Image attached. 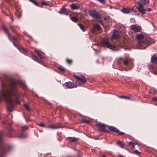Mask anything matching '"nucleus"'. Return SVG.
<instances>
[{"instance_id":"2","label":"nucleus","mask_w":157,"mask_h":157,"mask_svg":"<svg viewBox=\"0 0 157 157\" xmlns=\"http://www.w3.org/2000/svg\"><path fill=\"white\" fill-rule=\"evenodd\" d=\"M144 36L141 33L136 36V38L138 40L136 48L144 49L150 44L153 43L152 40L150 38L144 39Z\"/></svg>"},{"instance_id":"29","label":"nucleus","mask_w":157,"mask_h":157,"mask_svg":"<svg viewBox=\"0 0 157 157\" xmlns=\"http://www.w3.org/2000/svg\"><path fill=\"white\" fill-rule=\"evenodd\" d=\"M78 25L81 29L83 31H84L85 27L84 25L80 24H79Z\"/></svg>"},{"instance_id":"39","label":"nucleus","mask_w":157,"mask_h":157,"mask_svg":"<svg viewBox=\"0 0 157 157\" xmlns=\"http://www.w3.org/2000/svg\"><path fill=\"white\" fill-rule=\"evenodd\" d=\"M6 152H4L0 154V157H3Z\"/></svg>"},{"instance_id":"37","label":"nucleus","mask_w":157,"mask_h":157,"mask_svg":"<svg viewBox=\"0 0 157 157\" xmlns=\"http://www.w3.org/2000/svg\"><path fill=\"white\" fill-rule=\"evenodd\" d=\"M39 126L43 127H45V125L44 123H40V124H39Z\"/></svg>"},{"instance_id":"9","label":"nucleus","mask_w":157,"mask_h":157,"mask_svg":"<svg viewBox=\"0 0 157 157\" xmlns=\"http://www.w3.org/2000/svg\"><path fill=\"white\" fill-rule=\"evenodd\" d=\"M90 15L92 17L95 18H99L101 16L100 14L95 11H93L90 13Z\"/></svg>"},{"instance_id":"16","label":"nucleus","mask_w":157,"mask_h":157,"mask_svg":"<svg viewBox=\"0 0 157 157\" xmlns=\"http://www.w3.org/2000/svg\"><path fill=\"white\" fill-rule=\"evenodd\" d=\"M60 127L58 125L54 124L52 125H49L48 126V128L49 129H57Z\"/></svg>"},{"instance_id":"48","label":"nucleus","mask_w":157,"mask_h":157,"mask_svg":"<svg viewBox=\"0 0 157 157\" xmlns=\"http://www.w3.org/2000/svg\"><path fill=\"white\" fill-rule=\"evenodd\" d=\"M2 138L1 135H0V141H2Z\"/></svg>"},{"instance_id":"54","label":"nucleus","mask_w":157,"mask_h":157,"mask_svg":"<svg viewBox=\"0 0 157 157\" xmlns=\"http://www.w3.org/2000/svg\"><path fill=\"white\" fill-rule=\"evenodd\" d=\"M21 137L23 138V137H23V136H21Z\"/></svg>"},{"instance_id":"26","label":"nucleus","mask_w":157,"mask_h":157,"mask_svg":"<svg viewBox=\"0 0 157 157\" xmlns=\"http://www.w3.org/2000/svg\"><path fill=\"white\" fill-rule=\"evenodd\" d=\"M118 97L121 98H124L127 100H129L130 99V98L127 96H119Z\"/></svg>"},{"instance_id":"42","label":"nucleus","mask_w":157,"mask_h":157,"mask_svg":"<svg viewBox=\"0 0 157 157\" xmlns=\"http://www.w3.org/2000/svg\"><path fill=\"white\" fill-rule=\"evenodd\" d=\"M145 9V13L147 11H151V9L150 8H148L147 9Z\"/></svg>"},{"instance_id":"41","label":"nucleus","mask_w":157,"mask_h":157,"mask_svg":"<svg viewBox=\"0 0 157 157\" xmlns=\"http://www.w3.org/2000/svg\"><path fill=\"white\" fill-rule=\"evenodd\" d=\"M118 133H119V135H123L124 134V132H120L119 130V132H118Z\"/></svg>"},{"instance_id":"5","label":"nucleus","mask_w":157,"mask_h":157,"mask_svg":"<svg viewBox=\"0 0 157 157\" xmlns=\"http://www.w3.org/2000/svg\"><path fill=\"white\" fill-rule=\"evenodd\" d=\"M131 9V11L133 12H140L143 14L145 13V10L142 6H137L135 5Z\"/></svg>"},{"instance_id":"22","label":"nucleus","mask_w":157,"mask_h":157,"mask_svg":"<svg viewBox=\"0 0 157 157\" xmlns=\"http://www.w3.org/2000/svg\"><path fill=\"white\" fill-rule=\"evenodd\" d=\"M68 138L69 140V141L71 142H76L78 139L75 137H68Z\"/></svg>"},{"instance_id":"53","label":"nucleus","mask_w":157,"mask_h":157,"mask_svg":"<svg viewBox=\"0 0 157 157\" xmlns=\"http://www.w3.org/2000/svg\"><path fill=\"white\" fill-rule=\"evenodd\" d=\"M13 131V130L12 129H11L10 130V132H12Z\"/></svg>"},{"instance_id":"13","label":"nucleus","mask_w":157,"mask_h":157,"mask_svg":"<svg viewBox=\"0 0 157 157\" xmlns=\"http://www.w3.org/2000/svg\"><path fill=\"white\" fill-rule=\"evenodd\" d=\"M149 2V0H138V3L140 4V6L146 5Z\"/></svg>"},{"instance_id":"47","label":"nucleus","mask_w":157,"mask_h":157,"mask_svg":"<svg viewBox=\"0 0 157 157\" xmlns=\"http://www.w3.org/2000/svg\"><path fill=\"white\" fill-rule=\"evenodd\" d=\"M34 52L36 53L37 54L39 53V52L38 51V50H34Z\"/></svg>"},{"instance_id":"19","label":"nucleus","mask_w":157,"mask_h":157,"mask_svg":"<svg viewBox=\"0 0 157 157\" xmlns=\"http://www.w3.org/2000/svg\"><path fill=\"white\" fill-rule=\"evenodd\" d=\"M32 57L33 59L35 60L36 62L38 63H41L40 60L38 59V58L36 56H35L34 55L32 54Z\"/></svg>"},{"instance_id":"21","label":"nucleus","mask_w":157,"mask_h":157,"mask_svg":"<svg viewBox=\"0 0 157 157\" xmlns=\"http://www.w3.org/2000/svg\"><path fill=\"white\" fill-rule=\"evenodd\" d=\"M18 48L19 50L20 51V52L22 53L26 54V53H27V51L24 48L19 47V46H18Z\"/></svg>"},{"instance_id":"50","label":"nucleus","mask_w":157,"mask_h":157,"mask_svg":"<svg viewBox=\"0 0 157 157\" xmlns=\"http://www.w3.org/2000/svg\"><path fill=\"white\" fill-rule=\"evenodd\" d=\"M102 157H106V156L104 155H102Z\"/></svg>"},{"instance_id":"24","label":"nucleus","mask_w":157,"mask_h":157,"mask_svg":"<svg viewBox=\"0 0 157 157\" xmlns=\"http://www.w3.org/2000/svg\"><path fill=\"white\" fill-rule=\"evenodd\" d=\"M30 1L33 3L35 5L39 6V4L36 2L35 0H30Z\"/></svg>"},{"instance_id":"45","label":"nucleus","mask_w":157,"mask_h":157,"mask_svg":"<svg viewBox=\"0 0 157 157\" xmlns=\"http://www.w3.org/2000/svg\"><path fill=\"white\" fill-rule=\"evenodd\" d=\"M152 100L154 101H157V98H152Z\"/></svg>"},{"instance_id":"23","label":"nucleus","mask_w":157,"mask_h":157,"mask_svg":"<svg viewBox=\"0 0 157 157\" xmlns=\"http://www.w3.org/2000/svg\"><path fill=\"white\" fill-rule=\"evenodd\" d=\"M3 28L4 31L8 35V37H10V34L8 32V29L5 26H3Z\"/></svg>"},{"instance_id":"14","label":"nucleus","mask_w":157,"mask_h":157,"mask_svg":"<svg viewBox=\"0 0 157 157\" xmlns=\"http://www.w3.org/2000/svg\"><path fill=\"white\" fill-rule=\"evenodd\" d=\"M107 127H108V128L111 131L114 132L116 133L119 132V130L117 129V128H115L114 126H107Z\"/></svg>"},{"instance_id":"44","label":"nucleus","mask_w":157,"mask_h":157,"mask_svg":"<svg viewBox=\"0 0 157 157\" xmlns=\"http://www.w3.org/2000/svg\"><path fill=\"white\" fill-rule=\"evenodd\" d=\"M118 157H124V156L121 154H119L118 156Z\"/></svg>"},{"instance_id":"15","label":"nucleus","mask_w":157,"mask_h":157,"mask_svg":"<svg viewBox=\"0 0 157 157\" xmlns=\"http://www.w3.org/2000/svg\"><path fill=\"white\" fill-rule=\"evenodd\" d=\"M12 42L14 44V45L17 47V48H18V45L17 44V43L18 42V39L17 38H15L14 37H13L12 38Z\"/></svg>"},{"instance_id":"36","label":"nucleus","mask_w":157,"mask_h":157,"mask_svg":"<svg viewBox=\"0 0 157 157\" xmlns=\"http://www.w3.org/2000/svg\"><path fill=\"white\" fill-rule=\"evenodd\" d=\"M38 56L40 58H44V56L40 54L39 53L38 54Z\"/></svg>"},{"instance_id":"51","label":"nucleus","mask_w":157,"mask_h":157,"mask_svg":"<svg viewBox=\"0 0 157 157\" xmlns=\"http://www.w3.org/2000/svg\"><path fill=\"white\" fill-rule=\"evenodd\" d=\"M122 58H120L119 59V60H121L122 59Z\"/></svg>"},{"instance_id":"30","label":"nucleus","mask_w":157,"mask_h":157,"mask_svg":"<svg viewBox=\"0 0 157 157\" xmlns=\"http://www.w3.org/2000/svg\"><path fill=\"white\" fill-rule=\"evenodd\" d=\"M58 68L63 72H64L65 71V69L63 67L60 66H59Z\"/></svg>"},{"instance_id":"40","label":"nucleus","mask_w":157,"mask_h":157,"mask_svg":"<svg viewBox=\"0 0 157 157\" xmlns=\"http://www.w3.org/2000/svg\"><path fill=\"white\" fill-rule=\"evenodd\" d=\"M41 4L42 5H47V3L45 2H42L41 3Z\"/></svg>"},{"instance_id":"33","label":"nucleus","mask_w":157,"mask_h":157,"mask_svg":"<svg viewBox=\"0 0 157 157\" xmlns=\"http://www.w3.org/2000/svg\"><path fill=\"white\" fill-rule=\"evenodd\" d=\"M27 129H28V127H27V126H26L25 125L23 126L21 128V129L23 131L26 130Z\"/></svg>"},{"instance_id":"31","label":"nucleus","mask_w":157,"mask_h":157,"mask_svg":"<svg viewBox=\"0 0 157 157\" xmlns=\"http://www.w3.org/2000/svg\"><path fill=\"white\" fill-rule=\"evenodd\" d=\"M23 105L25 108L28 110H29L30 109V107L27 104H24Z\"/></svg>"},{"instance_id":"52","label":"nucleus","mask_w":157,"mask_h":157,"mask_svg":"<svg viewBox=\"0 0 157 157\" xmlns=\"http://www.w3.org/2000/svg\"><path fill=\"white\" fill-rule=\"evenodd\" d=\"M21 15H20V14H19V17H21Z\"/></svg>"},{"instance_id":"55","label":"nucleus","mask_w":157,"mask_h":157,"mask_svg":"<svg viewBox=\"0 0 157 157\" xmlns=\"http://www.w3.org/2000/svg\"><path fill=\"white\" fill-rule=\"evenodd\" d=\"M12 21H13V19H12Z\"/></svg>"},{"instance_id":"49","label":"nucleus","mask_w":157,"mask_h":157,"mask_svg":"<svg viewBox=\"0 0 157 157\" xmlns=\"http://www.w3.org/2000/svg\"><path fill=\"white\" fill-rule=\"evenodd\" d=\"M99 22L101 24H103V22L102 21H101V20H98Z\"/></svg>"},{"instance_id":"28","label":"nucleus","mask_w":157,"mask_h":157,"mask_svg":"<svg viewBox=\"0 0 157 157\" xmlns=\"http://www.w3.org/2000/svg\"><path fill=\"white\" fill-rule=\"evenodd\" d=\"M129 144L132 148H135V144L133 142L131 141V142H129Z\"/></svg>"},{"instance_id":"34","label":"nucleus","mask_w":157,"mask_h":157,"mask_svg":"<svg viewBox=\"0 0 157 157\" xmlns=\"http://www.w3.org/2000/svg\"><path fill=\"white\" fill-rule=\"evenodd\" d=\"M10 28L12 31L14 32H15V30L14 29L15 27L13 26H10Z\"/></svg>"},{"instance_id":"3","label":"nucleus","mask_w":157,"mask_h":157,"mask_svg":"<svg viewBox=\"0 0 157 157\" xmlns=\"http://www.w3.org/2000/svg\"><path fill=\"white\" fill-rule=\"evenodd\" d=\"M74 76L77 79L76 81L77 84H83L86 81V79L84 76L82 75H77L74 74Z\"/></svg>"},{"instance_id":"11","label":"nucleus","mask_w":157,"mask_h":157,"mask_svg":"<svg viewBox=\"0 0 157 157\" xmlns=\"http://www.w3.org/2000/svg\"><path fill=\"white\" fill-rule=\"evenodd\" d=\"M64 85L68 88H72L77 86V85L75 84L70 82H66L65 83Z\"/></svg>"},{"instance_id":"32","label":"nucleus","mask_w":157,"mask_h":157,"mask_svg":"<svg viewBox=\"0 0 157 157\" xmlns=\"http://www.w3.org/2000/svg\"><path fill=\"white\" fill-rule=\"evenodd\" d=\"M66 62L69 64H71V63L72 61L71 59H69L68 58L67 59H66Z\"/></svg>"},{"instance_id":"20","label":"nucleus","mask_w":157,"mask_h":157,"mask_svg":"<svg viewBox=\"0 0 157 157\" xmlns=\"http://www.w3.org/2000/svg\"><path fill=\"white\" fill-rule=\"evenodd\" d=\"M71 7L72 9L77 10L79 8V6L78 5H77L75 4L72 3L71 5Z\"/></svg>"},{"instance_id":"7","label":"nucleus","mask_w":157,"mask_h":157,"mask_svg":"<svg viewBox=\"0 0 157 157\" xmlns=\"http://www.w3.org/2000/svg\"><path fill=\"white\" fill-rule=\"evenodd\" d=\"M131 29L135 32H139L141 30V27L140 26L137 25H132L131 26Z\"/></svg>"},{"instance_id":"35","label":"nucleus","mask_w":157,"mask_h":157,"mask_svg":"<svg viewBox=\"0 0 157 157\" xmlns=\"http://www.w3.org/2000/svg\"><path fill=\"white\" fill-rule=\"evenodd\" d=\"M128 60H124V63L125 66H127L128 64Z\"/></svg>"},{"instance_id":"27","label":"nucleus","mask_w":157,"mask_h":157,"mask_svg":"<svg viewBox=\"0 0 157 157\" xmlns=\"http://www.w3.org/2000/svg\"><path fill=\"white\" fill-rule=\"evenodd\" d=\"M117 143L121 147L124 148V145L123 143H121L120 141H118Z\"/></svg>"},{"instance_id":"10","label":"nucleus","mask_w":157,"mask_h":157,"mask_svg":"<svg viewBox=\"0 0 157 157\" xmlns=\"http://www.w3.org/2000/svg\"><path fill=\"white\" fill-rule=\"evenodd\" d=\"M121 33L117 31H113V34L112 35V38L113 39H117L120 36Z\"/></svg>"},{"instance_id":"8","label":"nucleus","mask_w":157,"mask_h":157,"mask_svg":"<svg viewBox=\"0 0 157 157\" xmlns=\"http://www.w3.org/2000/svg\"><path fill=\"white\" fill-rule=\"evenodd\" d=\"M101 29L100 26L97 24H94L93 27L92 28L91 30L93 33H95L97 31H99Z\"/></svg>"},{"instance_id":"46","label":"nucleus","mask_w":157,"mask_h":157,"mask_svg":"<svg viewBox=\"0 0 157 157\" xmlns=\"http://www.w3.org/2000/svg\"><path fill=\"white\" fill-rule=\"evenodd\" d=\"M83 122H86L87 123L89 124V123H90V122L89 121H83Z\"/></svg>"},{"instance_id":"17","label":"nucleus","mask_w":157,"mask_h":157,"mask_svg":"<svg viewBox=\"0 0 157 157\" xmlns=\"http://www.w3.org/2000/svg\"><path fill=\"white\" fill-rule=\"evenodd\" d=\"M151 61L152 63H157V56H153L151 59Z\"/></svg>"},{"instance_id":"43","label":"nucleus","mask_w":157,"mask_h":157,"mask_svg":"<svg viewBox=\"0 0 157 157\" xmlns=\"http://www.w3.org/2000/svg\"><path fill=\"white\" fill-rule=\"evenodd\" d=\"M135 153L136 154H140V153L137 150H136L135 151Z\"/></svg>"},{"instance_id":"38","label":"nucleus","mask_w":157,"mask_h":157,"mask_svg":"<svg viewBox=\"0 0 157 157\" xmlns=\"http://www.w3.org/2000/svg\"><path fill=\"white\" fill-rule=\"evenodd\" d=\"M98 1L102 3H105V0H97Z\"/></svg>"},{"instance_id":"12","label":"nucleus","mask_w":157,"mask_h":157,"mask_svg":"<svg viewBox=\"0 0 157 157\" xmlns=\"http://www.w3.org/2000/svg\"><path fill=\"white\" fill-rule=\"evenodd\" d=\"M121 11L124 13L128 14L131 11V8L128 7H126L123 8Z\"/></svg>"},{"instance_id":"6","label":"nucleus","mask_w":157,"mask_h":157,"mask_svg":"<svg viewBox=\"0 0 157 157\" xmlns=\"http://www.w3.org/2000/svg\"><path fill=\"white\" fill-rule=\"evenodd\" d=\"M95 125L97 128L99 129L100 131H107L106 130V128L107 126V125L100 123H97L95 124Z\"/></svg>"},{"instance_id":"1","label":"nucleus","mask_w":157,"mask_h":157,"mask_svg":"<svg viewBox=\"0 0 157 157\" xmlns=\"http://www.w3.org/2000/svg\"><path fill=\"white\" fill-rule=\"evenodd\" d=\"M1 84L0 101L5 100L8 105V111L12 112L15 103H20L19 101L20 96L17 93L18 86H20L23 89L26 90L27 89L26 86L21 81L7 75L3 76L1 79Z\"/></svg>"},{"instance_id":"18","label":"nucleus","mask_w":157,"mask_h":157,"mask_svg":"<svg viewBox=\"0 0 157 157\" xmlns=\"http://www.w3.org/2000/svg\"><path fill=\"white\" fill-rule=\"evenodd\" d=\"M60 13L67 15L68 13V11L66 9L62 8H61L60 10Z\"/></svg>"},{"instance_id":"4","label":"nucleus","mask_w":157,"mask_h":157,"mask_svg":"<svg viewBox=\"0 0 157 157\" xmlns=\"http://www.w3.org/2000/svg\"><path fill=\"white\" fill-rule=\"evenodd\" d=\"M101 43L103 46H105L109 49H111L113 50H117V48L116 46L110 44L105 39L102 40Z\"/></svg>"},{"instance_id":"25","label":"nucleus","mask_w":157,"mask_h":157,"mask_svg":"<svg viewBox=\"0 0 157 157\" xmlns=\"http://www.w3.org/2000/svg\"><path fill=\"white\" fill-rule=\"evenodd\" d=\"M71 19L73 21L75 22H76L78 20V18L76 17H72L71 18Z\"/></svg>"}]
</instances>
